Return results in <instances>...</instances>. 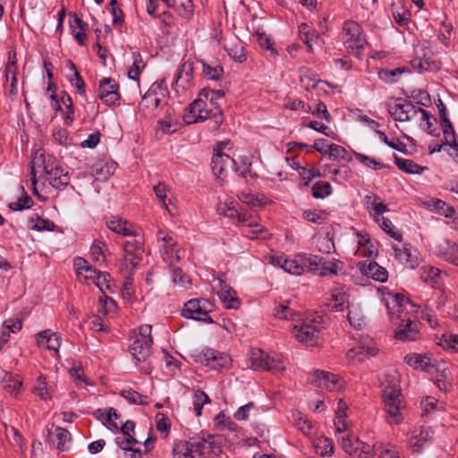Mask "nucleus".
Listing matches in <instances>:
<instances>
[{
    "mask_svg": "<svg viewBox=\"0 0 458 458\" xmlns=\"http://www.w3.org/2000/svg\"><path fill=\"white\" fill-rule=\"evenodd\" d=\"M343 41L345 47L358 53L366 44L360 25L353 21H347L343 27Z\"/></svg>",
    "mask_w": 458,
    "mask_h": 458,
    "instance_id": "f8f14e48",
    "label": "nucleus"
},
{
    "mask_svg": "<svg viewBox=\"0 0 458 458\" xmlns=\"http://www.w3.org/2000/svg\"><path fill=\"white\" fill-rule=\"evenodd\" d=\"M332 193V186L327 182H316L312 185V196L315 199H324Z\"/></svg>",
    "mask_w": 458,
    "mask_h": 458,
    "instance_id": "13d9d810",
    "label": "nucleus"
},
{
    "mask_svg": "<svg viewBox=\"0 0 458 458\" xmlns=\"http://www.w3.org/2000/svg\"><path fill=\"white\" fill-rule=\"evenodd\" d=\"M349 302V294L344 285L335 284L330 290V296L327 300V305L334 311L344 310Z\"/></svg>",
    "mask_w": 458,
    "mask_h": 458,
    "instance_id": "aec40b11",
    "label": "nucleus"
},
{
    "mask_svg": "<svg viewBox=\"0 0 458 458\" xmlns=\"http://www.w3.org/2000/svg\"><path fill=\"white\" fill-rule=\"evenodd\" d=\"M435 253L455 266H458V245L447 240L439 242L435 249Z\"/></svg>",
    "mask_w": 458,
    "mask_h": 458,
    "instance_id": "cd10ccee",
    "label": "nucleus"
},
{
    "mask_svg": "<svg viewBox=\"0 0 458 458\" xmlns=\"http://www.w3.org/2000/svg\"><path fill=\"white\" fill-rule=\"evenodd\" d=\"M382 302L385 304L388 311L390 319L400 320V324L395 330L394 337L400 341H414L419 334L418 325L416 322L417 316L411 315L410 310L415 308L410 301L405 300L399 293H390L384 295Z\"/></svg>",
    "mask_w": 458,
    "mask_h": 458,
    "instance_id": "f257e3e1",
    "label": "nucleus"
},
{
    "mask_svg": "<svg viewBox=\"0 0 458 458\" xmlns=\"http://www.w3.org/2000/svg\"><path fill=\"white\" fill-rule=\"evenodd\" d=\"M225 96V92L223 90H213L209 89H204L200 92V98H204L207 101L208 106L214 109L215 111V120L216 124H220L222 123V111L219 108L218 100L222 99Z\"/></svg>",
    "mask_w": 458,
    "mask_h": 458,
    "instance_id": "bb28decb",
    "label": "nucleus"
},
{
    "mask_svg": "<svg viewBox=\"0 0 458 458\" xmlns=\"http://www.w3.org/2000/svg\"><path fill=\"white\" fill-rule=\"evenodd\" d=\"M314 446L316 448L317 454L320 456H331L334 453L333 443L327 437H318L315 441Z\"/></svg>",
    "mask_w": 458,
    "mask_h": 458,
    "instance_id": "603ef678",
    "label": "nucleus"
},
{
    "mask_svg": "<svg viewBox=\"0 0 458 458\" xmlns=\"http://www.w3.org/2000/svg\"><path fill=\"white\" fill-rule=\"evenodd\" d=\"M394 163L399 167V169L410 174H420L428 169L426 166H421L412 160L407 158L395 157Z\"/></svg>",
    "mask_w": 458,
    "mask_h": 458,
    "instance_id": "ea45409f",
    "label": "nucleus"
},
{
    "mask_svg": "<svg viewBox=\"0 0 458 458\" xmlns=\"http://www.w3.org/2000/svg\"><path fill=\"white\" fill-rule=\"evenodd\" d=\"M214 426L218 430H229L231 432H236L239 429V426L224 411H220L215 417Z\"/></svg>",
    "mask_w": 458,
    "mask_h": 458,
    "instance_id": "37998d69",
    "label": "nucleus"
},
{
    "mask_svg": "<svg viewBox=\"0 0 458 458\" xmlns=\"http://www.w3.org/2000/svg\"><path fill=\"white\" fill-rule=\"evenodd\" d=\"M404 361L416 370L431 373L436 369L435 365L427 355L409 353L404 356Z\"/></svg>",
    "mask_w": 458,
    "mask_h": 458,
    "instance_id": "c85d7f7f",
    "label": "nucleus"
},
{
    "mask_svg": "<svg viewBox=\"0 0 458 458\" xmlns=\"http://www.w3.org/2000/svg\"><path fill=\"white\" fill-rule=\"evenodd\" d=\"M204 363L213 369H226L231 365V358L221 352L208 351L205 354Z\"/></svg>",
    "mask_w": 458,
    "mask_h": 458,
    "instance_id": "7c9ffc66",
    "label": "nucleus"
},
{
    "mask_svg": "<svg viewBox=\"0 0 458 458\" xmlns=\"http://www.w3.org/2000/svg\"><path fill=\"white\" fill-rule=\"evenodd\" d=\"M213 309V303L208 299H192L184 304L182 313L187 318L212 324L214 320L209 316V313Z\"/></svg>",
    "mask_w": 458,
    "mask_h": 458,
    "instance_id": "6e6552de",
    "label": "nucleus"
},
{
    "mask_svg": "<svg viewBox=\"0 0 458 458\" xmlns=\"http://www.w3.org/2000/svg\"><path fill=\"white\" fill-rule=\"evenodd\" d=\"M67 66L69 69V73L66 76L67 79L71 84L77 89L80 94H83L85 92V84L75 64L72 61H69Z\"/></svg>",
    "mask_w": 458,
    "mask_h": 458,
    "instance_id": "c03bdc74",
    "label": "nucleus"
},
{
    "mask_svg": "<svg viewBox=\"0 0 458 458\" xmlns=\"http://www.w3.org/2000/svg\"><path fill=\"white\" fill-rule=\"evenodd\" d=\"M228 144V142L222 141L216 145L214 148V155L211 162L214 175L222 182L236 165V160L232 158L229 154L224 152V149H225Z\"/></svg>",
    "mask_w": 458,
    "mask_h": 458,
    "instance_id": "0eeeda50",
    "label": "nucleus"
},
{
    "mask_svg": "<svg viewBox=\"0 0 458 458\" xmlns=\"http://www.w3.org/2000/svg\"><path fill=\"white\" fill-rule=\"evenodd\" d=\"M325 154L327 155L331 159L351 161V157H348L345 148L336 144L329 145L327 149L325 151Z\"/></svg>",
    "mask_w": 458,
    "mask_h": 458,
    "instance_id": "052dcab7",
    "label": "nucleus"
},
{
    "mask_svg": "<svg viewBox=\"0 0 458 458\" xmlns=\"http://www.w3.org/2000/svg\"><path fill=\"white\" fill-rule=\"evenodd\" d=\"M132 65L128 71V77L133 81H139L140 75L143 71L145 64L142 61V58L140 54L133 53L132 54Z\"/></svg>",
    "mask_w": 458,
    "mask_h": 458,
    "instance_id": "5fc2aeb1",
    "label": "nucleus"
},
{
    "mask_svg": "<svg viewBox=\"0 0 458 458\" xmlns=\"http://www.w3.org/2000/svg\"><path fill=\"white\" fill-rule=\"evenodd\" d=\"M74 38L79 45H84L86 39V25L77 16H74L73 24L72 25Z\"/></svg>",
    "mask_w": 458,
    "mask_h": 458,
    "instance_id": "bf43d9fd",
    "label": "nucleus"
},
{
    "mask_svg": "<svg viewBox=\"0 0 458 458\" xmlns=\"http://www.w3.org/2000/svg\"><path fill=\"white\" fill-rule=\"evenodd\" d=\"M122 396L125 398L130 403L146 405L148 404L147 396L141 395L134 390H124L121 393Z\"/></svg>",
    "mask_w": 458,
    "mask_h": 458,
    "instance_id": "338daca9",
    "label": "nucleus"
},
{
    "mask_svg": "<svg viewBox=\"0 0 458 458\" xmlns=\"http://www.w3.org/2000/svg\"><path fill=\"white\" fill-rule=\"evenodd\" d=\"M217 282V295L226 309H236L239 306V299L236 292L227 285L221 278H215Z\"/></svg>",
    "mask_w": 458,
    "mask_h": 458,
    "instance_id": "393cba45",
    "label": "nucleus"
},
{
    "mask_svg": "<svg viewBox=\"0 0 458 458\" xmlns=\"http://www.w3.org/2000/svg\"><path fill=\"white\" fill-rule=\"evenodd\" d=\"M377 352L378 349L377 348L375 342L372 339L366 337L357 347L349 350L346 353V357L350 361L358 363L368 358L376 356Z\"/></svg>",
    "mask_w": 458,
    "mask_h": 458,
    "instance_id": "f3484780",
    "label": "nucleus"
},
{
    "mask_svg": "<svg viewBox=\"0 0 458 458\" xmlns=\"http://www.w3.org/2000/svg\"><path fill=\"white\" fill-rule=\"evenodd\" d=\"M167 95L168 90L165 81H156L142 97L140 106L141 109H148L149 114H156V111L162 106Z\"/></svg>",
    "mask_w": 458,
    "mask_h": 458,
    "instance_id": "1a4fd4ad",
    "label": "nucleus"
},
{
    "mask_svg": "<svg viewBox=\"0 0 458 458\" xmlns=\"http://www.w3.org/2000/svg\"><path fill=\"white\" fill-rule=\"evenodd\" d=\"M118 86L114 80L110 78L103 79L98 87V96L107 105H114L119 100L117 91Z\"/></svg>",
    "mask_w": 458,
    "mask_h": 458,
    "instance_id": "5701e85b",
    "label": "nucleus"
},
{
    "mask_svg": "<svg viewBox=\"0 0 458 458\" xmlns=\"http://www.w3.org/2000/svg\"><path fill=\"white\" fill-rule=\"evenodd\" d=\"M209 402L210 400L205 392L197 390L194 393L193 406L194 411L198 417L201 415L203 406Z\"/></svg>",
    "mask_w": 458,
    "mask_h": 458,
    "instance_id": "69168bd1",
    "label": "nucleus"
},
{
    "mask_svg": "<svg viewBox=\"0 0 458 458\" xmlns=\"http://www.w3.org/2000/svg\"><path fill=\"white\" fill-rule=\"evenodd\" d=\"M238 199L247 205L257 206V205H266L267 203V199L263 195L261 196H254L253 194L246 191H241L237 194Z\"/></svg>",
    "mask_w": 458,
    "mask_h": 458,
    "instance_id": "4d7b16f0",
    "label": "nucleus"
},
{
    "mask_svg": "<svg viewBox=\"0 0 458 458\" xmlns=\"http://www.w3.org/2000/svg\"><path fill=\"white\" fill-rule=\"evenodd\" d=\"M414 112L415 114L411 116V121H414L420 129L431 133L430 129L433 125L432 115L425 109L417 106Z\"/></svg>",
    "mask_w": 458,
    "mask_h": 458,
    "instance_id": "c9c22d12",
    "label": "nucleus"
},
{
    "mask_svg": "<svg viewBox=\"0 0 458 458\" xmlns=\"http://www.w3.org/2000/svg\"><path fill=\"white\" fill-rule=\"evenodd\" d=\"M30 229L36 231H53L55 227V224L47 219L41 218L38 216H32L30 220Z\"/></svg>",
    "mask_w": 458,
    "mask_h": 458,
    "instance_id": "680f3d73",
    "label": "nucleus"
},
{
    "mask_svg": "<svg viewBox=\"0 0 458 458\" xmlns=\"http://www.w3.org/2000/svg\"><path fill=\"white\" fill-rule=\"evenodd\" d=\"M382 397L385 404L386 420L389 424L398 425L403 422V410L405 407L404 401L399 387V380L396 376H388L382 382Z\"/></svg>",
    "mask_w": 458,
    "mask_h": 458,
    "instance_id": "20e7f679",
    "label": "nucleus"
},
{
    "mask_svg": "<svg viewBox=\"0 0 458 458\" xmlns=\"http://www.w3.org/2000/svg\"><path fill=\"white\" fill-rule=\"evenodd\" d=\"M154 192L156 197L160 201V203L164 206L165 210L173 215V212L169 206L172 204L171 199H169V194L171 193V188L165 183L159 182L158 184L154 186Z\"/></svg>",
    "mask_w": 458,
    "mask_h": 458,
    "instance_id": "a19ab883",
    "label": "nucleus"
},
{
    "mask_svg": "<svg viewBox=\"0 0 458 458\" xmlns=\"http://www.w3.org/2000/svg\"><path fill=\"white\" fill-rule=\"evenodd\" d=\"M38 344L39 347L57 352L61 346V339L56 333L44 330L38 334Z\"/></svg>",
    "mask_w": 458,
    "mask_h": 458,
    "instance_id": "2f4dec72",
    "label": "nucleus"
},
{
    "mask_svg": "<svg viewBox=\"0 0 458 458\" xmlns=\"http://www.w3.org/2000/svg\"><path fill=\"white\" fill-rule=\"evenodd\" d=\"M331 179L339 184L345 183L352 176V172L348 166H342L339 168H332L329 170Z\"/></svg>",
    "mask_w": 458,
    "mask_h": 458,
    "instance_id": "3c124183",
    "label": "nucleus"
},
{
    "mask_svg": "<svg viewBox=\"0 0 458 458\" xmlns=\"http://www.w3.org/2000/svg\"><path fill=\"white\" fill-rule=\"evenodd\" d=\"M124 255L123 260L126 267H131V269L135 268L141 260L143 252V239H134L126 241L123 246Z\"/></svg>",
    "mask_w": 458,
    "mask_h": 458,
    "instance_id": "6ab92c4d",
    "label": "nucleus"
},
{
    "mask_svg": "<svg viewBox=\"0 0 458 458\" xmlns=\"http://www.w3.org/2000/svg\"><path fill=\"white\" fill-rule=\"evenodd\" d=\"M375 222L379 225V227L384 232H386L388 235H390L394 240H396L398 242H401L403 240L402 233L398 230L395 229L394 225L389 219H387L386 217H381V218H378V221H375Z\"/></svg>",
    "mask_w": 458,
    "mask_h": 458,
    "instance_id": "6e6d98bb",
    "label": "nucleus"
},
{
    "mask_svg": "<svg viewBox=\"0 0 458 458\" xmlns=\"http://www.w3.org/2000/svg\"><path fill=\"white\" fill-rule=\"evenodd\" d=\"M22 382L18 377H13L12 375L7 374L3 381L4 388L12 394H17L21 387Z\"/></svg>",
    "mask_w": 458,
    "mask_h": 458,
    "instance_id": "0e129e2a",
    "label": "nucleus"
},
{
    "mask_svg": "<svg viewBox=\"0 0 458 458\" xmlns=\"http://www.w3.org/2000/svg\"><path fill=\"white\" fill-rule=\"evenodd\" d=\"M428 208L436 211L445 217H453L455 214L454 208L439 199H431L427 202Z\"/></svg>",
    "mask_w": 458,
    "mask_h": 458,
    "instance_id": "79ce46f5",
    "label": "nucleus"
},
{
    "mask_svg": "<svg viewBox=\"0 0 458 458\" xmlns=\"http://www.w3.org/2000/svg\"><path fill=\"white\" fill-rule=\"evenodd\" d=\"M301 265L306 271L315 273L318 272L322 258L313 254L301 253Z\"/></svg>",
    "mask_w": 458,
    "mask_h": 458,
    "instance_id": "a18cd8bd",
    "label": "nucleus"
},
{
    "mask_svg": "<svg viewBox=\"0 0 458 458\" xmlns=\"http://www.w3.org/2000/svg\"><path fill=\"white\" fill-rule=\"evenodd\" d=\"M106 225L111 231L123 236L138 235L133 225L127 220H123L120 217L111 218L107 221Z\"/></svg>",
    "mask_w": 458,
    "mask_h": 458,
    "instance_id": "72a5a7b5",
    "label": "nucleus"
},
{
    "mask_svg": "<svg viewBox=\"0 0 458 458\" xmlns=\"http://www.w3.org/2000/svg\"><path fill=\"white\" fill-rule=\"evenodd\" d=\"M357 454L360 458H370L372 454H378L381 448H383L382 443H376L372 446L367 443L356 440Z\"/></svg>",
    "mask_w": 458,
    "mask_h": 458,
    "instance_id": "49530a36",
    "label": "nucleus"
},
{
    "mask_svg": "<svg viewBox=\"0 0 458 458\" xmlns=\"http://www.w3.org/2000/svg\"><path fill=\"white\" fill-rule=\"evenodd\" d=\"M434 435L429 427L414 426L408 433L407 445L415 452H420Z\"/></svg>",
    "mask_w": 458,
    "mask_h": 458,
    "instance_id": "dca6fc26",
    "label": "nucleus"
},
{
    "mask_svg": "<svg viewBox=\"0 0 458 458\" xmlns=\"http://www.w3.org/2000/svg\"><path fill=\"white\" fill-rule=\"evenodd\" d=\"M157 238L158 242H162L161 248L163 249L164 259L170 265L179 261L181 259L180 250L172 236L168 233L159 230Z\"/></svg>",
    "mask_w": 458,
    "mask_h": 458,
    "instance_id": "a211bd4d",
    "label": "nucleus"
},
{
    "mask_svg": "<svg viewBox=\"0 0 458 458\" xmlns=\"http://www.w3.org/2000/svg\"><path fill=\"white\" fill-rule=\"evenodd\" d=\"M192 73H193V65L192 63L185 62L182 64L180 71L178 72L174 89V91L180 95L184 93L186 90L190 89L191 88V80H192Z\"/></svg>",
    "mask_w": 458,
    "mask_h": 458,
    "instance_id": "412c9836",
    "label": "nucleus"
},
{
    "mask_svg": "<svg viewBox=\"0 0 458 458\" xmlns=\"http://www.w3.org/2000/svg\"><path fill=\"white\" fill-rule=\"evenodd\" d=\"M219 215L234 221V224L242 228V233L250 239L269 238L267 228L259 223V218L254 212H243L238 210L236 202L226 195L219 196L216 206Z\"/></svg>",
    "mask_w": 458,
    "mask_h": 458,
    "instance_id": "f03ea898",
    "label": "nucleus"
},
{
    "mask_svg": "<svg viewBox=\"0 0 458 458\" xmlns=\"http://www.w3.org/2000/svg\"><path fill=\"white\" fill-rule=\"evenodd\" d=\"M259 413V408L253 402L239 407L233 413V419L238 421L248 420L250 415Z\"/></svg>",
    "mask_w": 458,
    "mask_h": 458,
    "instance_id": "de8ad7c7",
    "label": "nucleus"
},
{
    "mask_svg": "<svg viewBox=\"0 0 458 458\" xmlns=\"http://www.w3.org/2000/svg\"><path fill=\"white\" fill-rule=\"evenodd\" d=\"M209 117L215 118V111L208 106L204 98L195 99L188 107L183 115L186 123H195L202 122Z\"/></svg>",
    "mask_w": 458,
    "mask_h": 458,
    "instance_id": "ddd939ff",
    "label": "nucleus"
},
{
    "mask_svg": "<svg viewBox=\"0 0 458 458\" xmlns=\"http://www.w3.org/2000/svg\"><path fill=\"white\" fill-rule=\"evenodd\" d=\"M308 381L317 387L324 388L328 391L338 392L345 386V381L338 375L323 370H316L310 374Z\"/></svg>",
    "mask_w": 458,
    "mask_h": 458,
    "instance_id": "9d476101",
    "label": "nucleus"
},
{
    "mask_svg": "<svg viewBox=\"0 0 458 458\" xmlns=\"http://www.w3.org/2000/svg\"><path fill=\"white\" fill-rule=\"evenodd\" d=\"M34 394L40 399L47 401L51 398L50 389L43 376H39L34 385Z\"/></svg>",
    "mask_w": 458,
    "mask_h": 458,
    "instance_id": "864d4df0",
    "label": "nucleus"
},
{
    "mask_svg": "<svg viewBox=\"0 0 458 458\" xmlns=\"http://www.w3.org/2000/svg\"><path fill=\"white\" fill-rule=\"evenodd\" d=\"M395 259L401 263L406 264L411 269L419 266V251L411 244H405L403 248L392 247Z\"/></svg>",
    "mask_w": 458,
    "mask_h": 458,
    "instance_id": "4be33fe9",
    "label": "nucleus"
},
{
    "mask_svg": "<svg viewBox=\"0 0 458 458\" xmlns=\"http://www.w3.org/2000/svg\"><path fill=\"white\" fill-rule=\"evenodd\" d=\"M151 330L150 325H142L131 332L130 352L138 361H145L151 354Z\"/></svg>",
    "mask_w": 458,
    "mask_h": 458,
    "instance_id": "423d86ee",
    "label": "nucleus"
},
{
    "mask_svg": "<svg viewBox=\"0 0 458 458\" xmlns=\"http://www.w3.org/2000/svg\"><path fill=\"white\" fill-rule=\"evenodd\" d=\"M203 74L209 80L217 81L223 74V67L218 64H208L201 61Z\"/></svg>",
    "mask_w": 458,
    "mask_h": 458,
    "instance_id": "8fccbe9b",
    "label": "nucleus"
},
{
    "mask_svg": "<svg viewBox=\"0 0 458 458\" xmlns=\"http://www.w3.org/2000/svg\"><path fill=\"white\" fill-rule=\"evenodd\" d=\"M16 54L13 51L8 53V61L4 69V77L7 84L8 94L10 96H15L17 94V64H16Z\"/></svg>",
    "mask_w": 458,
    "mask_h": 458,
    "instance_id": "b1692460",
    "label": "nucleus"
},
{
    "mask_svg": "<svg viewBox=\"0 0 458 458\" xmlns=\"http://www.w3.org/2000/svg\"><path fill=\"white\" fill-rule=\"evenodd\" d=\"M269 263L293 276L304 274L301 253L293 256H285L284 254L272 255L269 257Z\"/></svg>",
    "mask_w": 458,
    "mask_h": 458,
    "instance_id": "4468645a",
    "label": "nucleus"
},
{
    "mask_svg": "<svg viewBox=\"0 0 458 458\" xmlns=\"http://www.w3.org/2000/svg\"><path fill=\"white\" fill-rule=\"evenodd\" d=\"M180 128L178 118L172 113H168L164 119L157 122V129L163 133L171 134L175 132Z\"/></svg>",
    "mask_w": 458,
    "mask_h": 458,
    "instance_id": "4c0bfd02",
    "label": "nucleus"
},
{
    "mask_svg": "<svg viewBox=\"0 0 458 458\" xmlns=\"http://www.w3.org/2000/svg\"><path fill=\"white\" fill-rule=\"evenodd\" d=\"M250 368L254 370H271L274 372H283L286 367L280 359L269 357L261 350H256L251 352L250 358Z\"/></svg>",
    "mask_w": 458,
    "mask_h": 458,
    "instance_id": "9b49d317",
    "label": "nucleus"
},
{
    "mask_svg": "<svg viewBox=\"0 0 458 458\" xmlns=\"http://www.w3.org/2000/svg\"><path fill=\"white\" fill-rule=\"evenodd\" d=\"M359 268L360 272L367 276L371 277L373 280L384 283L387 281L388 278V272L387 270L378 265L375 261H363L359 263Z\"/></svg>",
    "mask_w": 458,
    "mask_h": 458,
    "instance_id": "a878e982",
    "label": "nucleus"
},
{
    "mask_svg": "<svg viewBox=\"0 0 458 458\" xmlns=\"http://www.w3.org/2000/svg\"><path fill=\"white\" fill-rule=\"evenodd\" d=\"M344 264L341 260L335 259L328 260L322 258L317 275L319 276H338L344 273Z\"/></svg>",
    "mask_w": 458,
    "mask_h": 458,
    "instance_id": "473e14b6",
    "label": "nucleus"
},
{
    "mask_svg": "<svg viewBox=\"0 0 458 458\" xmlns=\"http://www.w3.org/2000/svg\"><path fill=\"white\" fill-rule=\"evenodd\" d=\"M300 81L307 90L316 88L319 83H326L318 78V75L310 69L302 67L300 69Z\"/></svg>",
    "mask_w": 458,
    "mask_h": 458,
    "instance_id": "58836bf2",
    "label": "nucleus"
},
{
    "mask_svg": "<svg viewBox=\"0 0 458 458\" xmlns=\"http://www.w3.org/2000/svg\"><path fill=\"white\" fill-rule=\"evenodd\" d=\"M119 419V415L114 408H109L106 413V421L103 424L111 431L116 432L120 426L116 422Z\"/></svg>",
    "mask_w": 458,
    "mask_h": 458,
    "instance_id": "774afa93",
    "label": "nucleus"
},
{
    "mask_svg": "<svg viewBox=\"0 0 458 458\" xmlns=\"http://www.w3.org/2000/svg\"><path fill=\"white\" fill-rule=\"evenodd\" d=\"M51 441L61 451H66L70 447L71 434L63 428H56L50 436Z\"/></svg>",
    "mask_w": 458,
    "mask_h": 458,
    "instance_id": "f704fd0d",
    "label": "nucleus"
},
{
    "mask_svg": "<svg viewBox=\"0 0 458 458\" xmlns=\"http://www.w3.org/2000/svg\"><path fill=\"white\" fill-rule=\"evenodd\" d=\"M437 370L438 372L436 381L437 387L444 392L450 391L453 386V377L449 367L443 364L442 368H437Z\"/></svg>",
    "mask_w": 458,
    "mask_h": 458,
    "instance_id": "e433bc0d",
    "label": "nucleus"
},
{
    "mask_svg": "<svg viewBox=\"0 0 458 458\" xmlns=\"http://www.w3.org/2000/svg\"><path fill=\"white\" fill-rule=\"evenodd\" d=\"M325 327L324 319L319 314L306 316L300 324L293 327V334L301 344L313 346L318 344L321 329Z\"/></svg>",
    "mask_w": 458,
    "mask_h": 458,
    "instance_id": "39448f33",
    "label": "nucleus"
},
{
    "mask_svg": "<svg viewBox=\"0 0 458 458\" xmlns=\"http://www.w3.org/2000/svg\"><path fill=\"white\" fill-rule=\"evenodd\" d=\"M174 8L180 16L190 19L193 14V4L191 0H174V5H167Z\"/></svg>",
    "mask_w": 458,
    "mask_h": 458,
    "instance_id": "09e8293b",
    "label": "nucleus"
},
{
    "mask_svg": "<svg viewBox=\"0 0 458 458\" xmlns=\"http://www.w3.org/2000/svg\"><path fill=\"white\" fill-rule=\"evenodd\" d=\"M348 410L349 407L344 399H339L334 420L335 432L338 434L344 433L349 428Z\"/></svg>",
    "mask_w": 458,
    "mask_h": 458,
    "instance_id": "c756f323",
    "label": "nucleus"
},
{
    "mask_svg": "<svg viewBox=\"0 0 458 458\" xmlns=\"http://www.w3.org/2000/svg\"><path fill=\"white\" fill-rule=\"evenodd\" d=\"M388 114L397 122L411 121L416 106L403 98L389 100L386 104Z\"/></svg>",
    "mask_w": 458,
    "mask_h": 458,
    "instance_id": "2eb2a0df",
    "label": "nucleus"
},
{
    "mask_svg": "<svg viewBox=\"0 0 458 458\" xmlns=\"http://www.w3.org/2000/svg\"><path fill=\"white\" fill-rule=\"evenodd\" d=\"M114 442L117 446L125 453L129 450H132L134 446L140 444L136 438L133 437H128L126 435H118L114 438Z\"/></svg>",
    "mask_w": 458,
    "mask_h": 458,
    "instance_id": "e2e57ef3",
    "label": "nucleus"
},
{
    "mask_svg": "<svg viewBox=\"0 0 458 458\" xmlns=\"http://www.w3.org/2000/svg\"><path fill=\"white\" fill-rule=\"evenodd\" d=\"M43 174L45 180L55 189L61 190L68 185L70 177L67 172H64L59 165L57 161L48 157L46 158L40 150L36 151L30 161V182L33 192L38 193L37 191V174Z\"/></svg>",
    "mask_w": 458,
    "mask_h": 458,
    "instance_id": "7ed1b4c3",
    "label": "nucleus"
}]
</instances>
